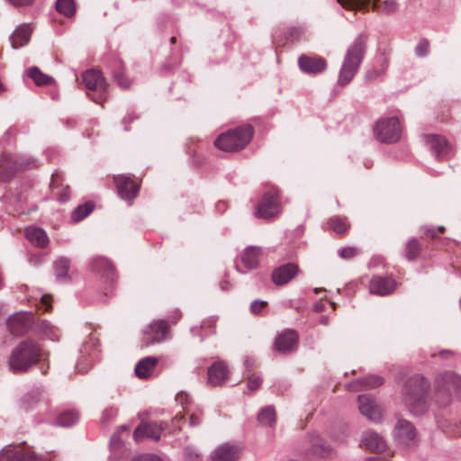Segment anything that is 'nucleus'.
I'll list each match as a JSON object with an SVG mask.
<instances>
[{"mask_svg": "<svg viewBox=\"0 0 461 461\" xmlns=\"http://www.w3.org/2000/svg\"><path fill=\"white\" fill-rule=\"evenodd\" d=\"M428 388L429 382L420 375L411 376L405 382L402 388V400L413 415H421L426 411Z\"/></svg>", "mask_w": 461, "mask_h": 461, "instance_id": "obj_1", "label": "nucleus"}, {"mask_svg": "<svg viewBox=\"0 0 461 461\" xmlns=\"http://www.w3.org/2000/svg\"><path fill=\"white\" fill-rule=\"evenodd\" d=\"M367 36L359 34L346 51L344 60L339 74L338 84L341 86L348 85L358 71L365 57Z\"/></svg>", "mask_w": 461, "mask_h": 461, "instance_id": "obj_2", "label": "nucleus"}, {"mask_svg": "<svg viewBox=\"0 0 461 461\" xmlns=\"http://www.w3.org/2000/svg\"><path fill=\"white\" fill-rule=\"evenodd\" d=\"M46 354L33 340H23L15 347L10 356L9 366L14 372H25L38 361L45 360Z\"/></svg>", "mask_w": 461, "mask_h": 461, "instance_id": "obj_3", "label": "nucleus"}, {"mask_svg": "<svg viewBox=\"0 0 461 461\" xmlns=\"http://www.w3.org/2000/svg\"><path fill=\"white\" fill-rule=\"evenodd\" d=\"M254 134L249 124L236 127L221 133L214 141L215 147L226 152L238 151L244 149Z\"/></svg>", "mask_w": 461, "mask_h": 461, "instance_id": "obj_4", "label": "nucleus"}, {"mask_svg": "<svg viewBox=\"0 0 461 461\" xmlns=\"http://www.w3.org/2000/svg\"><path fill=\"white\" fill-rule=\"evenodd\" d=\"M436 401L440 405H447L454 393L461 399V376L454 373H445L439 375L435 382Z\"/></svg>", "mask_w": 461, "mask_h": 461, "instance_id": "obj_5", "label": "nucleus"}, {"mask_svg": "<svg viewBox=\"0 0 461 461\" xmlns=\"http://www.w3.org/2000/svg\"><path fill=\"white\" fill-rule=\"evenodd\" d=\"M282 212L280 191L275 185H270L261 197L257 206L255 216L257 218L271 220Z\"/></svg>", "mask_w": 461, "mask_h": 461, "instance_id": "obj_6", "label": "nucleus"}, {"mask_svg": "<svg viewBox=\"0 0 461 461\" xmlns=\"http://www.w3.org/2000/svg\"><path fill=\"white\" fill-rule=\"evenodd\" d=\"M348 10H368L372 9L385 14H392L398 10L399 5L396 0H384L378 4V0H337Z\"/></svg>", "mask_w": 461, "mask_h": 461, "instance_id": "obj_7", "label": "nucleus"}, {"mask_svg": "<svg viewBox=\"0 0 461 461\" xmlns=\"http://www.w3.org/2000/svg\"><path fill=\"white\" fill-rule=\"evenodd\" d=\"M401 125L397 117L382 118L374 126L375 139L384 143H394L401 139Z\"/></svg>", "mask_w": 461, "mask_h": 461, "instance_id": "obj_8", "label": "nucleus"}, {"mask_svg": "<svg viewBox=\"0 0 461 461\" xmlns=\"http://www.w3.org/2000/svg\"><path fill=\"white\" fill-rule=\"evenodd\" d=\"M50 404L48 393L41 387L33 388L25 393L20 402V407L24 411L37 410L39 412H48Z\"/></svg>", "mask_w": 461, "mask_h": 461, "instance_id": "obj_9", "label": "nucleus"}, {"mask_svg": "<svg viewBox=\"0 0 461 461\" xmlns=\"http://www.w3.org/2000/svg\"><path fill=\"white\" fill-rule=\"evenodd\" d=\"M169 335V327L166 321H153L149 326L143 330L141 342L144 346L149 347L158 344L167 339Z\"/></svg>", "mask_w": 461, "mask_h": 461, "instance_id": "obj_10", "label": "nucleus"}, {"mask_svg": "<svg viewBox=\"0 0 461 461\" xmlns=\"http://www.w3.org/2000/svg\"><path fill=\"white\" fill-rule=\"evenodd\" d=\"M83 82L86 87L91 91L99 92V96H91L92 100L96 104H102L105 99L104 93L107 88V84L101 71L96 69H88L83 75Z\"/></svg>", "mask_w": 461, "mask_h": 461, "instance_id": "obj_11", "label": "nucleus"}, {"mask_svg": "<svg viewBox=\"0 0 461 461\" xmlns=\"http://www.w3.org/2000/svg\"><path fill=\"white\" fill-rule=\"evenodd\" d=\"M309 441L310 446L304 452L306 458H328L334 455V449L318 433L311 434Z\"/></svg>", "mask_w": 461, "mask_h": 461, "instance_id": "obj_12", "label": "nucleus"}, {"mask_svg": "<svg viewBox=\"0 0 461 461\" xmlns=\"http://www.w3.org/2000/svg\"><path fill=\"white\" fill-rule=\"evenodd\" d=\"M0 461H41L33 451L23 446H7L0 452Z\"/></svg>", "mask_w": 461, "mask_h": 461, "instance_id": "obj_13", "label": "nucleus"}, {"mask_svg": "<svg viewBox=\"0 0 461 461\" xmlns=\"http://www.w3.org/2000/svg\"><path fill=\"white\" fill-rule=\"evenodd\" d=\"M32 314L29 312H19L8 318L6 325L14 336L24 334L31 327Z\"/></svg>", "mask_w": 461, "mask_h": 461, "instance_id": "obj_14", "label": "nucleus"}, {"mask_svg": "<svg viewBox=\"0 0 461 461\" xmlns=\"http://www.w3.org/2000/svg\"><path fill=\"white\" fill-rule=\"evenodd\" d=\"M357 402L358 410L363 416L373 422H378L381 420L380 407L372 396L367 394L359 395Z\"/></svg>", "mask_w": 461, "mask_h": 461, "instance_id": "obj_15", "label": "nucleus"}, {"mask_svg": "<svg viewBox=\"0 0 461 461\" xmlns=\"http://www.w3.org/2000/svg\"><path fill=\"white\" fill-rule=\"evenodd\" d=\"M298 66L303 72L316 75L327 68V61L322 57L303 54L298 58Z\"/></svg>", "mask_w": 461, "mask_h": 461, "instance_id": "obj_16", "label": "nucleus"}, {"mask_svg": "<svg viewBox=\"0 0 461 461\" xmlns=\"http://www.w3.org/2000/svg\"><path fill=\"white\" fill-rule=\"evenodd\" d=\"M165 427L162 422H141L134 430L133 438L136 441H140L144 438L158 441Z\"/></svg>", "mask_w": 461, "mask_h": 461, "instance_id": "obj_17", "label": "nucleus"}, {"mask_svg": "<svg viewBox=\"0 0 461 461\" xmlns=\"http://www.w3.org/2000/svg\"><path fill=\"white\" fill-rule=\"evenodd\" d=\"M298 344V335L294 330H287L281 333L275 340V348L283 354L295 350Z\"/></svg>", "mask_w": 461, "mask_h": 461, "instance_id": "obj_18", "label": "nucleus"}, {"mask_svg": "<svg viewBox=\"0 0 461 461\" xmlns=\"http://www.w3.org/2000/svg\"><path fill=\"white\" fill-rule=\"evenodd\" d=\"M299 272L297 265L287 263L282 265L272 272V281L276 285L281 286L289 283Z\"/></svg>", "mask_w": 461, "mask_h": 461, "instance_id": "obj_19", "label": "nucleus"}, {"mask_svg": "<svg viewBox=\"0 0 461 461\" xmlns=\"http://www.w3.org/2000/svg\"><path fill=\"white\" fill-rule=\"evenodd\" d=\"M115 184L120 196L124 200H132L136 197L139 185L130 177L124 175L115 177Z\"/></svg>", "mask_w": 461, "mask_h": 461, "instance_id": "obj_20", "label": "nucleus"}, {"mask_svg": "<svg viewBox=\"0 0 461 461\" xmlns=\"http://www.w3.org/2000/svg\"><path fill=\"white\" fill-rule=\"evenodd\" d=\"M394 438L402 445H410L415 438L413 425L406 420H399L393 430Z\"/></svg>", "mask_w": 461, "mask_h": 461, "instance_id": "obj_21", "label": "nucleus"}, {"mask_svg": "<svg viewBox=\"0 0 461 461\" xmlns=\"http://www.w3.org/2000/svg\"><path fill=\"white\" fill-rule=\"evenodd\" d=\"M241 454V448L229 443H224L212 453V461H237Z\"/></svg>", "mask_w": 461, "mask_h": 461, "instance_id": "obj_22", "label": "nucleus"}, {"mask_svg": "<svg viewBox=\"0 0 461 461\" xmlns=\"http://www.w3.org/2000/svg\"><path fill=\"white\" fill-rule=\"evenodd\" d=\"M396 283L391 277L374 276L369 284L371 294L377 295H386L395 289Z\"/></svg>", "mask_w": 461, "mask_h": 461, "instance_id": "obj_23", "label": "nucleus"}, {"mask_svg": "<svg viewBox=\"0 0 461 461\" xmlns=\"http://www.w3.org/2000/svg\"><path fill=\"white\" fill-rule=\"evenodd\" d=\"M32 32V29L28 23L18 25L9 38L12 48L16 50L28 44Z\"/></svg>", "mask_w": 461, "mask_h": 461, "instance_id": "obj_24", "label": "nucleus"}, {"mask_svg": "<svg viewBox=\"0 0 461 461\" xmlns=\"http://www.w3.org/2000/svg\"><path fill=\"white\" fill-rule=\"evenodd\" d=\"M384 379L377 375H369L349 384L348 389L352 391L371 390L381 386Z\"/></svg>", "mask_w": 461, "mask_h": 461, "instance_id": "obj_25", "label": "nucleus"}, {"mask_svg": "<svg viewBox=\"0 0 461 461\" xmlns=\"http://www.w3.org/2000/svg\"><path fill=\"white\" fill-rule=\"evenodd\" d=\"M361 442L366 448L373 452H383L386 448L384 438L373 430L365 431Z\"/></svg>", "mask_w": 461, "mask_h": 461, "instance_id": "obj_26", "label": "nucleus"}, {"mask_svg": "<svg viewBox=\"0 0 461 461\" xmlns=\"http://www.w3.org/2000/svg\"><path fill=\"white\" fill-rule=\"evenodd\" d=\"M228 366L223 361L213 363L207 371L208 382L212 385L221 384L228 377Z\"/></svg>", "mask_w": 461, "mask_h": 461, "instance_id": "obj_27", "label": "nucleus"}, {"mask_svg": "<svg viewBox=\"0 0 461 461\" xmlns=\"http://www.w3.org/2000/svg\"><path fill=\"white\" fill-rule=\"evenodd\" d=\"M425 140L429 148L435 152L438 159L441 160L447 155L450 147L444 137L429 134L425 136Z\"/></svg>", "mask_w": 461, "mask_h": 461, "instance_id": "obj_28", "label": "nucleus"}, {"mask_svg": "<svg viewBox=\"0 0 461 461\" xmlns=\"http://www.w3.org/2000/svg\"><path fill=\"white\" fill-rule=\"evenodd\" d=\"M17 171L15 157L10 154H0V182H8Z\"/></svg>", "mask_w": 461, "mask_h": 461, "instance_id": "obj_29", "label": "nucleus"}, {"mask_svg": "<svg viewBox=\"0 0 461 461\" xmlns=\"http://www.w3.org/2000/svg\"><path fill=\"white\" fill-rule=\"evenodd\" d=\"M263 255L262 248L258 246L247 247L241 256V261L244 267L252 270L259 266V258Z\"/></svg>", "mask_w": 461, "mask_h": 461, "instance_id": "obj_30", "label": "nucleus"}, {"mask_svg": "<svg viewBox=\"0 0 461 461\" xmlns=\"http://www.w3.org/2000/svg\"><path fill=\"white\" fill-rule=\"evenodd\" d=\"M158 361V358L155 357H146L140 359L135 366L136 375L141 379L150 377Z\"/></svg>", "mask_w": 461, "mask_h": 461, "instance_id": "obj_31", "label": "nucleus"}, {"mask_svg": "<svg viewBox=\"0 0 461 461\" xmlns=\"http://www.w3.org/2000/svg\"><path fill=\"white\" fill-rule=\"evenodd\" d=\"M24 232L27 240L36 247L44 248L49 243L47 233L41 228L30 226Z\"/></svg>", "mask_w": 461, "mask_h": 461, "instance_id": "obj_32", "label": "nucleus"}, {"mask_svg": "<svg viewBox=\"0 0 461 461\" xmlns=\"http://www.w3.org/2000/svg\"><path fill=\"white\" fill-rule=\"evenodd\" d=\"M54 274L57 280L60 283L69 280L68 269L69 260L66 258H60L53 264Z\"/></svg>", "mask_w": 461, "mask_h": 461, "instance_id": "obj_33", "label": "nucleus"}, {"mask_svg": "<svg viewBox=\"0 0 461 461\" xmlns=\"http://www.w3.org/2000/svg\"><path fill=\"white\" fill-rule=\"evenodd\" d=\"M421 252V245L416 238H411L404 249L403 257L408 261L416 260Z\"/></svg>", "mask_w": 461, "mask_h": 461, "instance_id": "obj_34", "label": "nucleus"}, {"mask_svg": "<svg viewBox=\"0 0 461 461\" xmlns=\"http://www.w3.org/2000/svg\"><path fill=\"white\" fill-rule=\"evenodd\" d=\"M78 420L79 414L74 410H68L61 412L58 416L54 424L60 427H70L76 424Z\"/></svg>", "mask_w": 461, "mask_h": 461, "instance_id": "obj_35", "label": "nucleus"}, {"mask_svg": "<svg viewBox=\"0 0 461 461\" xmlns=\"http://www.w3.org/2000/svg\"><path fill=\"white\" fill-rule=\"evenodd\" d=\"M59 174H52L51 176V182H50V187L53 191L57 190L58 194V200L59 203H66L69 199V194H70V188L68 185H66L64 187L59 186Z\"/></svg>", "mask_w": 461, "mask_h": 461, "instance_id": "obj_36", "label": "nucleus"}, {"mask_svg": "<svg viewBox=\"0 0 461 461\" xmlns=\"http://www.w3.org/2000/svg\"><path fill=\"white\" fill-rule=\"evenodd\" d=\"M27 75L37 86H47L53 82L52 77L43 74L37 67L30 68L27 70Z\"/></svg>", "mask_w": 461, "mask_h": 461, "instance_id": "obj_37", "label": "nucleus"}, {"mask_svg": "<svg viewBox=\"0 0 461 461\" xmlns=\"http://www.w3.org/2000/svg\"><path fill=\"white\" fill-rule=\"evenodd\" d=\"M258 422L263 426H273L276 421V414L273 406H267L258 415Z\"/></svg>", "mask_w": 461, "mask_h": 461, "instance_id": "obj_38", "label": "nucleus"}, {"mask_svg": "<svg viewBox=\"0 0 461 461\" xmlns=\"http://www.w3.org/2000/svg\"><path fill=\"white\" fill-rule=\"evenodd\" d=\"M93 269L97 272H104L108 277L113 275V267L111 262L104 258H96L93 260Z\"/></svg>", "mask_w": 461, "mask_h": 461, "instance_id": "obj_39", "label": "nucleus"}, {"mask_svg": "<svg viewBox=\"0 0 461 461\" xmlns=\"http://www.w3.org/2000/svg\"><path fill=\"white\" fill-rule=\"evenodd\" d=\"M329 225L332 230L337 234H344L349 224L347 223V218H340L339 216H333L329 220Z\"/></svg>", "mask_w": 461, "mask_h": 461, "instance_id": "obj_40", "label": "nucleus"}, {"mask_svg": "<svg viewBox=\"0 0 461 461\" xmlns=\"http://www.w3.org/2000/svg\"><path fill=\"white\" fill-rule=\"evenodd\" d=\"M94 204L91 202L78 205L71 214V218L74 221H79L86 217L93 210Z\"/></svg>", "mask_w": 461, "mask_h": 461, "instance_id": "obj_41", "label": "nucleus"}, {"mask_svg": "<svg viewBox=\"0 0 461 461\" xmlns=\"http://www.w3.org/2000/svg\"><path fill=\"white\" fill-rule=\"evenodd\" d=\"M56 10L67 17L74 15L76 11L74 0H57Z\"/></svg>", "mask_w": 461, "mask_h": 461, "instance_id": "obj_42", "label": "nucleus"}, {"mask_svg": "<svg viewBox=\"0 0 461 461\" xmlns=\"http://www.w3.org/2000/svg\"><path fill=\"white\" fill-rule=\"evenodd\" d=\"M17 170H27L32 169L38 167L37 159L29 157V156H14Z\"/></svg>", "mask_w": 461, "mask_h": 461, "instance_id": "obj_43", "label": "nucleus"}, {"mask_svg": "<svg viewBox=\"0 0 461 461\" xmlns=\"http://www.w3.org/2000/svg\"><path fill=\"white\" fill-rule=\"evenodd\" d=\"M429 50V42L427 39H421L415 47V54L418 57H425Z\"/></svg>", "mask_w": 461, "mask_h": 461, "instance_id": "obj_44", "label": "nucleus"}, {"mask_svg": "<svg viewBox=\"0 0 461 461\" xmlns=\"http://www.w3.org/2000/svg\"><path fill=\"white\" fill-rule=\"evenodd\" d=\"M247 379H248L247 388L249 391L254 392L261 386L262 378L260 376L251 374V375H248Z\"/></svg>", "mask_w": 461, "mask_h": 461, "instance_id": "obj_45", "label": "nucleus"}, {"mask_svg": "<svg viewBox=\"0 0 461 461\" xmlns=\"http://www.w3.org/2000/svg\"><path fill=\"white\" fill-rule=\"evenodd\" d=\"M359 250L356 247H346L339 250V255L343 259H350L358 254Z\"/></svg>", "mask_w": 461, "mask_h": 461, "instance_id": "obj_46", "label": "nucleus"}, {"mask_svg": "<svg viewBox=\"0 0 461 461\" xmlns=\"http://www.w3.org/2000/svg\"><path fill=\"white\" fill-rule=\"evenodd\" d=\"M113 77L122 88L127 89L130 87L131 83L129 79L122 72L114 73Z\"/></svg>", "mask_w": 461, "mask_h": 461, "instance_id": "obj_47", "label": "nucleus"}, {"mask_svg": "<svg viewBox=\"0 0 461 461\" xmlns=\"http://www.w3.org/2000/svg\"><path fill=\"white\" fill-rule=\"evenodd\" d=\"M267 305L266 301L261 300H255L250 304V311L254 314H259L264 308V306Z\"/></svg>", "mask_w": 461, "mask_h": 461, "instance_id": "obj_48", "label": "nucleus"}, {"mask_svg": "<svg viewBox=\"0 0 461 461\" xmlns=\"http://www.w3.org/2000/svg\"><path fill=\"white\" fill-rule=\"evenodd\" d=\"M92 366V362L87 359H80L76 366V369L79 373H86Z\"/></svg>", "mask_w": 461, "mask_h": 461, "instance_id": "obj_49", "label": "nucleus"}, {"mask_svg": "<svg viewBox=\"0 0 461 461\" xmlns=\"http://www.w3.org/2000/svg\"><path fill=\"white\" fill-rule=\"evenodd\" d=\"M185 456L188 461H197L199 453L195 448L187 447L185 448Z\"/></svg>", "mask_w": 461, "mask_h": 461, "instance_id": "obj_50", "label": "nucleus"}, {"mask_svg": "<svg viewBox=\"0 0 461 461\" xmlns=\"http://www.w3.org/2000/svg\"><path fill=\"white\" fill-rule=\"evenodd\" d=\"M302 34V31L299 28H290L287 31V39L291 41L297 40Z\"/></svg>", "mask_w": 461, "mask_h": 461, "instance_id": "obj_51", "label": "nucleus"}, {"mask_svg": "<svg viewBox=\"0 0 461 461\" xmlns=\"http://www.w3.org/2000/svg\"><path fill=\"white\" fill-rule=\"evenodd\" d=\"M131 461H161V459L155 455H143L134 457Z\"/></svg>", "mask_w": 461, "mask_h": 461, "instance_id": "obj_52", "label": "nucleus"}, {"mask_svg": "<svg viewBox=\"0 0 461 461\" xmlns=\"http://www.w3.org/2000/svg\"><path fill=\"white\" fill-rule=\"evenodd\" d=\"M176 401L179 402L182 406H184L185 403L189 401V395L185 392H179L176 395Z\"/></svg>", "mask_w": 461, "mask_h": 461, "instance_id": "obj_53", "label": "nucleus"}, {"mask_svg": "<svg viewBox=\"0 0 461 461\" xmlns=\"http://www.w3.org/2000/svg\"><path fill=\"white\" fill-rule=\"evenodd\" d=\"M380 75H381V73H380L376 68H372V69L368 70V71L366 73V78L367 80H375V79H376Z\"/></svg>", "mask_w": 461, "mask_h": 461, "instance_id": "obj_54", "label": "nucleus"}, {"mask_svg": "<svg viewBox=\"0 0 461 461\" xmlns=\"http://www.w3.org/2000/svg\"><path fill=\"white\" fill-rule=\"evenodd\" d=\"M202 420L199 415L191 413L189 417V424L192 427L197 426L201 423Z\"/></svg>", "mask_w": 461, "mask_h": 461, "instance_id": "obj_55", "label": "nucleus"}, {"mask_svg": "<svg viewBox=\"0 0 461 461\" xmlns=\"http://www.w3.org/2000/svg\"><path fill=\"white\" fill-rule=\"evenodd\" d=\"M34 0H9L14 6H24L33 3Z\"/></svg>", "mask_w": 461, "mask_h": 461, "instance_id": "obj_56", "label": "nucleus"}, {"mask_svg": "<svg viewBox=\"0 0 461 461\" xmlns=\"http://www.w3.org/2000/svg\"><path fill=\"white\" fill-rule=\"evenodd\" d=\"M115 414H116V411L113 409L105 410L103 412V420H110V419L113 418L115 416Z\"/></svg>", "mask_w": 461, "mask_h": 461, "instance_id": "obj_57", "label": "nucleus"}, {"mask_svg": "<svg viewBox=\"0 0 461 461\" xmlns=\"http://www.w3.org/2000/svg\"><path fill=\"white\" fill-rule=\"evenodd\" d=\"M137 117L134 116L133 114H128L127 116H125L123 119H122V123L125 125L124 129L125 131H128V127H127V124L131 123V122H133Z\"/></svg>", "mask_w": 461, "mask_h": 461, "instance_id": "obj_58", "label": "nucleus"}, {"mask_svg": "<svg viewBox=\"0 0 461 461\" xmlns=\"http://www.w3.org/2000/svg\"><path fill=\"white\" fill-rule=\"evenodd\" d=\"M244 365H245V367L248 371H250L253 369L254 366H255V363H254V360L250 357H246L245 361H244Z\"/></svg>", "mask_w": 461, "mask_h": 461, "instance_id": "obj_59", "label": "nucleus"}, {"mask_svg": "<svg viewBox=\"0 0 461 461\" xmlns=\"http://www.w3.org/2000/svg\"><path fill=\"white\" fill-rule=\"evenodd\" d=\"M41 302L42 303L44 304L45 308H44V311L45 312H49L50 311L51 309V305L50 304V298L46 295L42 296L41 298Z\"/></svg>", "mask_w": 461, "mask_h": 461, "instance_id": "obj_60", "label": "nucleus"}, {"mask_svg": "<svg viewBox=\"0 0 461 461\" xmlns=\"http://www.w3.org/2000/svg\"><path fill=\"white\" fill-rule=\"evenodd\" d=\"M216 321H217V318L214 316H212L207 321L203 322L202 327H204L205 325H207L209 327H212V326H214Z\"/></svg>", "mask_w": 461, "mask_h": 461, "instance_id": "obj_61", "label": "nucleus"}, {"mask_svg": "<svg viewBox=\"0 0 461 461\" xmlns=\"http://www.w3.org/2000/svg\"><path fill=\"white\" fill-rule=\"evenodd\" d=\"M452 355H453V352L448 349H443V350L439 351V356L443 358H447Z\"/></svg>", "mask_w": 461, "mask_h": 461, "instance_id": "obj_62", "label": "nucleus"}, {"mask_svg": "<svg viewBox=\"0 0 461 461\" xmlns=\"http://www.w3.org/2000/svg\"><path fill=\"white\" fill-rule=\"evenodd\" d=\"M365 461H391V460L386 459L384 457L372 456V457L366 458Z\"/></svg>", "mask_w": 461, "mask_h": 461, "instance_id": "obj_63", "label": "nucleus"}, {"mask_svg": "<svg viewBox=\"0 0 461 461\" xmlns=\"http://www.w3.org/2000/svg\"><path fill=\"white\" fill-rule=\"evenodd\" d=\"M425 234L429 237L435 238L436 230L434 229H427L425 231Z\"/></svg>", "mask_w": 461, "mask_h": 461, "instance_id": "obj_64", "label": "nucleus"}]
</instances>
